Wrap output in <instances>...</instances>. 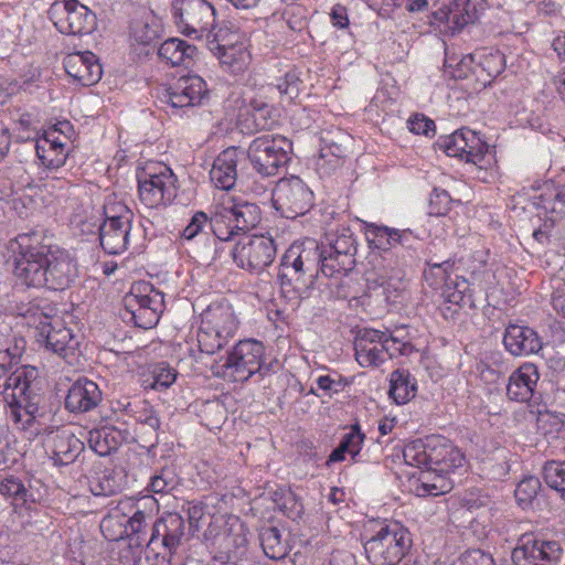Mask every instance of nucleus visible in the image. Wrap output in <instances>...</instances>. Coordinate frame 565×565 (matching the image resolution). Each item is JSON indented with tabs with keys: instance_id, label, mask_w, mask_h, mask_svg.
Wrapping results in <instances>:
<instances>
[{
	"instance_id": "1",
	"label": "nucleus",
	"mask_w": 565,
	"mask_h": 565,
	"mask_svg": "<svg viewBox=\"0 0 565 565\" xmlns=\"http://www.w3.org/2000/svg\"><path fill=\"white\" fill-rule=\"evenodd\" d=\"M13 256L14 275L28 287L63 290L77 277V265L71 255L45 243L42 232L19 234L8 245Z\"/></svg>"
},
{
	"instance_id": "2",
	"label": "nucleus",
	"mask_w": 565,
	"mask_h": 565,
	"mask_svg": "<svg viewBox=\"0 0 565 565\" xmlns=\"http://www.w3.org/2000/svg\"><path fill=\"white\" fill-rule=\"evenodd\" d=\"M18 315L29 327L36 330L39 343L62 358L73 353L75 345L72 331L65 327L57 308L45 299L33 300L17 308Z\"/></svg>"
},
{
	"instance_id": "3",
	"label": "nucleus",
	"mask_w": 565,
	"mask_h": 565,
	"mask_svg": "<svg viewBox=\"0 0 565 565\" xmlns=\"http://www.w3.org/2000/svg\"><path fill=\"white\" fill-rule=\"evenodd\" d=\"M38 370L23 365L12 372L3 384L1 394L9 407V416L21 429L32 427L39 414L41 395L39 393Z\"/></svg>"
},
{
	"instance_id": "4",
	"label": "nucleus",
	"mask_w": 565,
	"mask_h": 565,
	"mask_svg": "<svg viewBox=\"0 0 565 565\" xmlns=\"http://www.w3.org/2000/svg\"><path fill=\"white\" fill-rule=\"evenodd\" d=\"M320 271L319 244L307 238L294 243L282 255L278 277L284 291L302 296Z\"/></svg>"
},
{
	"instance_id": "5",
	"label": "nucleus",
	"mask_w": 565,
	"mask_h": 565,
	"mask_svg": "<svg viewBox=\"0 0 565 565\" xmlns=\"http://www.w3.org/2000/svg\"><path fill=\"white\" fill-rule=\"evenodd\" d=\"M105 215L106 220L99 227V242L107 254L118 255L130 247H141V230L140 226L134 227V213L128 206L121 203L106 205Z\"/></svg>"
},
{
	"instance_id": "6",
	"label": "nucleus",
	"mask_w": 565,
	"mask_h": 565,
	"mask_svg": "<svg viewBox=\"0 0 565 565\" xmlns=\"http://www.w3.org/2000/svg\"><path fill=\"white\" fill-rule=\"evenodd\" d=\"M356 239L349 228L327 236L319 245L320 273L328 278L347 276L355 266Z\"/></svg>"
},
{
	"instance_id": "7",
	"label": "nucleus",
	"mask_w": 565,
	"mask_h": 565,
	"mask_svg": "<svg viewBox=\"0 0 565 565\" xmlns=\"http://www.w3.org/2000/svg\"><path fill=\"white\" fill-rule=\"evenodd\" d=\"M264 352L262 342L242 340L228 353L223 364L213 367V373L233 382H245L256 373L262 374Z\"/></svg>"
},
{
	"instance_id": "8",
	"label": "nucleus",
	"mask_w": 565,
	"mask_h": 565,
	"mask_svg": "<svg viewBox=\"0 0 565 565\" xmlns=\"http://www.w3.org/2000/svg\"><path fill=\"white\" fill-rule=\"evenodd\" d=\"M412 540L398 523L382 526L364 544L367 558L377 565H395L409 550Z\"/></svg>"
},
{
	"instance_id": "9",
	"label": "nucleus",
	"mask_w": 565,
	"mask_h": 565,
	"mask_svg": "<svg viewBox=\"0 0 565 565\" xmlns=\"http://www.w3.org/2000/svg\"><path fill=\"white\" fill-rule=\"evenodd\" d=\"M204 539L211 542V559L207 565H246L247 559V540L242 525L237 529L233 526L215 527L210 526Z\"/></svg>"
},
{
	"instance_id": "10",
	"label": "nucleus",
	"mask_w": 565,
	"mask_h": 565,
	"mask_svg": "<svg viewBox=\"0 0 565 565\" xmlns=\"http://www.w3.org/2000/svg\"><path fill=\"white\" fill-rule=\"evenodd\" d=\"M291 142L280 135H263L255 138L247 150L253 168L263 177L277 174L279 168L289 161Z\"/></svg>"
},
{
	"instance_id": "11",
	"label": "nucleus",
	"mask_w": 565,
	"mask_h": 565,
	"mask_svg": "<svg viewBox=\"0 0 565 565\" xmlns=\"http://www.w3.org/2000/svg\"><path fill=\"white\" fill-rule=\"evenodd\" d=\"M186 522L175 512L164 513L150 527L147 548L154 552L161 561L157 565H171V558L185 539Z\"/></svg>"
},
{
	"instance_id": "12",
	"label": "nucleus",
	"mask_w": 565,
	"mask_h": 565,
	"mask_svg": "<svg viewBox=\"0 0 565 565\" xmlns=\"http://www.w3.org/2000/svg\"><path fill=\"white\" fill-rule=\"evenodd\" d=\"M274 207L286 218L305 215L313 205V193L296 175L280 179L273 191Z\"/></svg>"
},
{
	"instance_id": "13",
	"label": "nucleus",
	"mask_w": 565,
	"mask_h": 565,
	"mask_svg": "<svg viewBox=\"0 0 565 565\" xmlns=\"http://www.w3.org/2000/svg\"><path fill=\"white\" fill-rule=\"evenodd\" d=\"M277 248L271 237L264 235L243 236L232 249L234 263L242 269L260 274L275 259Z\"/></svg>"
},
{
	"instance_id": "14",
	"label": "nucleus",
	"mask_w": 565,
	"mask_h": 565,
	"mask_svg": "<svg viewBox=\"0 0 565 565\" xmlns=\"http://www.w3.org/2000/svg\"><path fill=\"white\" fill-rule=\"evenodd\" d=\"M125 309L135 324L151 329L159 322L164 309L163 295L151 285L134 287L124 298Z\"/></svg>"
},
{
	"instance_id": "15",
	"label": "nucleus",
	"mask_w": 565,
	"mask_h": 565,
	"mask_svg": "<svg viewBox=\"0 0 565 565\" xmlns=\"http://www.w3.org/2000/svg\"><path fill=\"white\" fill-rule=\"evenodd\" d=\"M49 14L64 35H90L94 32L95 14L77 0H56Z\"/></svg>"
},
{
	"instance_id": "16",
	"label": "nucleus",
	"mask_w": 565,
	"mask_h": 565,
	"mask_svg": "<svg viewBox=\"0 0 565 565\" xmlns=\"http://www.w3.org/2000/svg\"><path fill=\"white\" fill-rule=\"evenodd\" d=\"M564 556V548L557 541H545L533 534H524L512 551L515 565H557Z\"/></svg>"
},
{
	"instance_id": "17",
	"label": "nucleus",
	"mask_w": 565,
	"mask_h": 565,
	"mask_svg": "<svg viewBox=\"0 0 565 565\" xmlns=\"http://www.w3.org/2000/svg\"><path fill=\"white\" fill-rule=\"evenodd\" d=\"M173 18L181 33H204L214 26L215 10L205 0H177L173 3Z\"/></svg>"
},
{
	"instance_id": "18",
	"label": "nucleus",
	"mask_w": 565,
	"mask_h": 565,
	"mask_svg": "<svg viewBox=\"0 0 565 565\" xmlns=\"http://www.w3.org/2000/svg\"><path fill=\"white\" fill-rule=\"evenodd\" d=\"M175 182L177 178L168 167L158 173L145 172L138 178L139 198L150 209L170 202L175 196Z\"/></svg>"
},
{
	"instance_id": "19",
	"label": "nucleus",
	"mask_w": 565,
	"mask_h": 565,
	"mask_svg": "<svg viewBox=\"0 0 565 565\" xmlns=\"http://www.w3.org/2000/svg\"><path fill=\"white\" fill-rule=\"evenodd\" d=\"M43 443L60 466L72 463L83 449L82 441L65 426L45 429Z\"/></svg>"
},
{
	"instance_id": "20",
	"label": "nucleus",
	"mask_w": 565,
	"mask_h": 565,
	"mask_svg": "<svg viewBox=\"0 0 565 565\" xmlns=\"http://www.w3.org/2000/svg\"><path fill=\"white\" fill-rule=\"evenodd\" d=\"M65 72L83 86H92L99 82L103 75L102 65L89 51L73 52L63 60Z\"/></svg>"
},
{
	"instance_id": "21",
	"label": "nucleus",
	"mask_w": 565,
	"mask_h": 565,
	"mask_svg": "<svg viewBox=\"0 0 565 565\" xmlns=\"http://www.w3.org/2000/svg\"><path fill=\"white\" fill-rule=\"evenodd\" d=\"M210 51L227 66L232 73L243 72L250 62L248 45L244 41L231 42V38H213L209 42Z\"/></svg>"
},
{
	"instance_id": "22",
	"label": "nucleus",
	"mask_w": 565,
	"mask_h": 565,
	"mask_svg": "<svg viewBox=\"0 0 565 565\" xmlns=\"http://www.w3.org/2000/svg\"><path fill=\"white\" fill-rule=\"evenodd\" d=\"M245 158V150L239 147H228L214 160L210 179L221 190H230L237 180V163Z\"/></svg>"
},
{
	"instance_id": "23",
	"label": "nucleus",
	"mask_w": 565,
	"mask_h": 565,
	"mask_svg": "<svg viewBox=\"0 0 565 565\" xmlns=\"http://www.w3.org/2000/svg\"><path fill=\"white\" fill-rule=\"evenodd\" d=\"M428 449L430 450V470L449 472L463 465V454L445 437H428Z\"/></svg>"
},
{
	"instance_id": "24",
	"label": "nucleus",
	"mask_w": 565,
	"mask_h": 565,
	"mask_svg": "<svg viewBox=\"0 0 565 565\" xmlns=\"http://www.w3.org/2000/svg\"><path fill=\"white\" fill-rule=\"evenodd\" d=\"M383 332L374 329L361 330L354 341L355 359L363 367L379 366L384 362Z\"/></svg>"
},
{
	"instance_id": "25",
	"label": "nucleus",
	"mask_w": 565,
	"mask_h": 565,
	"mask_svg": "<svg viewBox=\"0 0 565 565\" xmlns=\"http://www.w3.org/2000/svg\"><path fill=\"white\" fill-rule=\"evenodd\" d=\"M102 402L98 385L87 379H79L72 384L65 397V407L72 413H86Z\"/></svg>"
},
{
	"instance_id": "26",
	"label": "nucleus",
	"mask_w": 565,
	"mask_h": 565,
	"mask_svg": "<svg viewBox=\"0 0 565 565\" xmlns=\"http://www.w3.org/2000/svg\"><path fill=\"white\" fill-rule=\"evenodd\" d=\"M503 343L505 349L515 356L534 354L542 349V341L535 330L512 323L505 328Z\"/></svg>"
},
{
	"instance_id": "27",
	"label": "nucleus",
	"mask_w": 565,
	"mask_h": 565,
	"mask_svg": "<svg viewBox=\"0 0 565 565\" xmlns=\"http://www.w3.org/2000/svg\"><path fill=\"white\" fill-rule=\"evenodd\" d=\"M201 322L206 324L209 330L220 333L226 340L234 338L238 322L233 308L227 303H213L201 315Z\"/></svg>"
},
{
	"instance_id": "28",
	"label": "nucleus",
	"mask_w": 565,
	"mask_h": 565,
	"mask_svg": "<svg viewBox=\"0 0 565 565\" xmlns=\"http://www.w3.org/2000/svg\"><path fill=\"white\" fill-rule=\"evenodd\" d=\"M540 379L537 367L532 363L522 364L514 371L507 385V395L511 401L529 402Z\"/></svg>"
},
{
	"instance_id": "29",
	"label": "nucleus",
	"mask_w": 565,
	"mask_h": 565,
	"mask_svg": "<svg viewBox=\"0 0 565 565\" xmlns=\"http://www.w3.org/2000/svg\"><path fill=\"white\" fill-rule=\"evenodd\" d=\"M161 423L157 412L147 404L137 412L135 440L142 448H153L158 444Z\"/></svg>"
},
{
	"instance_id": "30",
	"label": "nucleus",
	"mask_w": 565,
	"mask_h": 565,
	"mask_svg": "<svg viewBox=\"0 0 565 565\" xmlns=\"http://www.w3.org/2000/svg\"><path fill=\"white\" fill-rule=\"evenodd\" d=\"M366 286L369 290L377 291L386 298L388 302H395L396 298L405 289V284L401 271L392 268L390 271L370 273L366 277Z\"/></svg>"
},
{
	"instance_id": "31",
	"label": "nucleus",
	"mask_w": 565,
	"mask_h": 565,
	"mask_svg": "<svg viewBox=\"0 0 565 565\" xmlns=\"http://www.w3.org/2000/svg\"><path fill=\"white\" fill-rule=\"evenodd\" d=\"M156 501L148 498L138 503L137 510L127 521L125 533L130 537V541H135L138 546L146 545L148 543V526L149 521L152 520V507L156 505Z\"/></svg>"
},
{
	"instance_id": "32",
	"label": "nucleus",
	"mask_w": 565,
	"mask_h": 565,
	"mask_svg": "<svg viewBox=\"0 0 565 565\" xmlns=\"http://www.w3.org/2000/svg\"><path fill=\"white\" fill-rule=\"evenodd\" d=\"M224 212L234 222V227L237 232L253 230L262 220L260 207L256 203L244 200H233L232 205L224 207Z\"/></svg>"
},
{
	"instance_id": "33",
	"label": "nucleus",
	"mask_w": 565,
	"mask_h": 565,
	"mask_svg": "<svg viewBox=\"0 0 565 565\" xmlns=\"http://www.w3.org/2000/svg\"><path fill=\"white\" fill-rule=\"evenodd\" d=\"M196 53V47L182 41L180 38H168L161 43L158 54L171 66L189 67Z\"/></svg>"
},
{
	"instance_id": "34",
	"label": "nucleus",
	"mask_w": 565,
	"mask_h": 565,
	"mask_svg": "<svg viewBox=\"0 0 565 565\" xmlns=\"http://www.w3.org/2000/svg\"><path fill=\"white\" fill-rule=\"evenodd\" d=\"M124 437L115 427H102L88 433L89 447L99 456H108L122 444Z\"/></svg>"
},
{
	"instance_id": "35",
	"label": "nucleus",
	"mask_w": 565,
	"mask_h": 565,
	"mask_svg": "<svg viewBox=\"0 0 565 565\" xmlns=\"http://www.w3.org/2000/svg\"><path fill=\"white\" fill-rule=\"evenodd\" d=\"M469 0H456L448 10L440 9L434 13L439 21H446L454 32H460L470 23H473L475 13L469 11Z\"/></svg>"
},
{
	"instance_id": "36",
	"label": "nucleus",
	"mask_w": 565,
	"mask_h": 565,
	"mask_svg": "<svg viewBox=\"0 0 565 565\" xmlns=\"http://www.w3.org/2000/svg\"><path fill=\"white\" fill-rule=\"evenodd\" d=\"M390 396L396 404H406L417 392L415 379L407 370H395L391 374Z\"/></svg>"
},
{
	"instance_id": "37",
	"label": "nucleus",
	"mask_w": 565,
	"mask_h": 565,
	"mask_svg": "<svg viewBox=\"0 0 565 565\" xmlns=\"http://www.w3.org/2000/svg\"><path fill=\"white\" fill-rule=\"evenodd\" d=\"M259 541L265 555L271 559H281L288 554V543L276 526L262 527Z\"/></svg>"
},
{
	"instance_id": "38",
	"label": "nucleus",
	"mask_w": 565,
	"mask_h": 565,
	"mask_svg": "<svg viewBox=\"0 0 565 565\" xmlns=\"http://www.w3.org/2000/svg\"><path fill=\"white\" fill-rule=\"evenodd\" d=\"M196 341L200 351L206 354H214L228 343V340L220 333L209 330L202 322L196 333Z\"/></svg>"
},
{
	"instance_id": "39",
	"label": "nucleus",
	"mask_w": 565,
	"mask_h": 565,
	"mask_svg": "<svg viewBox=\"0 0 565 565\" xmlns=\"http://www.w3.org/2000/svg\"><path fill=\"white\" fill-rule=\"evenodd\" d=\"M430 450L428 449V437L425 441L415 440L404 448L403 457L408 465L425 467L430 470Z\"/></svg>"
},
{
	"instance_id": "40",
	"label": "nucleus",
	"mask_w": 565,
	"mask_h": 565,
	"mask_svg": "<svg viewBox=\"0 0 565 565\" xmlns=\"http://www.w3.org/2000/svg\"><path fill=\"white\" fill-rule=\"evenodd\" d=\"M543 478L548 487L565 500V462L550 461L543 467Z\"/></svg>"
},
{
	"instance_id": "41",
	"label": "nucleus",
	"mask_w": 565,
	"mask_h": 565,
	"mask_svg": "<svg viewBox=\"0 0 565 565\" xmlns=\"http://www.w3.org/2000/svg\"><path fill=\"white\" fill-rule=\"evenodd\" d=\"M375 237L381 242L385 239L386 245L393 247L397 244L411 247L412 241L415 238L413 232L409 228L396 230L387 226H380L375 230Z\"/></svg>"
},
{
	"instance_id": "42",
	"label": "nucleus",
	"mask_w": 565,
	"mask_h": 565,
	"mask_svg": "<svg viewBox=\"0 0 565 565\" xmlns=\"http://www.w3.org/2000/svg\"><path fill=\"white\" fill-rule=\"evenodd\" d=\"M0 493L11 498L15 505H23L29 501L28 489L19 478L10 476L0 483Z\"/></svg>"
},
{
	"instance_id": "43",
	"label": "nucleus",
	"mask_w": 565,
	"mask_h": 565,
	"mask_svg": "<svg viewBox=\"0 0 565 565\" xmlns=\"http://www.w3.org/2000/svg\"><path fill=\"white\" fill-rule=\"evenodd\" d=\"M179 483L174 470L170 467H163L154 473L149 482V490L154 493H168Z\"/></svg>"
},
{
	"instance_id": "44",
	"label": "nucleus",
	"mask_w": 565,
	"mask_h": 565,
	"mask_svg": "<svg viewBox=\"0 0 565 565\" xmlns=\"http://www.w3.org/2000/svg\"><path fill=\"white\" fill-rule=\"evenodd\" d=\"M151 383L149 386L153 390H166L170 387L175 379L177 371L172 369L169 364L161 362L153 365L151 370Z\"/></svg>"
},
{
	"instance_id": "45",
	"label": "nucleus",
	"mask_w": 565,
	"mask_h": 565,
	"mask_svg": "<svg viewBox=\"0 0 565 565\" xmlns=\"http://www.w3.org/2000/svg\"><path fill=\"white\" fill-rule=\"evenodd\" d=\"M466 162L478 163L483 159V156L488 151V145L481 139V137L473 130L466 131Z\"/></svg>"
},
{
	"instance_id": "46",
	"label": "nucleus",
	"mask_w": 565,
	"mask_h": 565,
	"mask_svg": "<svg viewBox=\"0 0 565 565\" xmlns=\"http://www.w3.org/2000/svg\"><path fill=\"white\" fill-rule=\"evenodd\" d=\"M365 435L361 431L359 424L352 425L351 430L342 437L339 447L356 462Z\"/></svg>"
},
{
	"instance_id": "47",
	"label": "nucleus",
	"mask_w": 565,
	"mask_h": 565,
	"mask_svg": "<svg viewBox=\"0 0 565 565\" xmlns=\"http://www.w3.org/2000/svg\"><path fill=\"white\" fill-rule=\"evenodd\" d=\"M541 488V481L539 478L530 476L523 478L516 486L514 491L515 499L520 505H529L533 499L537 495Z\"/></svg>"
},
{
	"instance_id": "48",
	"label": "nucleus",
	"mask_w": 565,
	"mask_h": 565,
	"mask_svg": "<svg viewBox=\"0 0 565 565\" xmlns=\"http://www.w3.org/2000/svg\"><path fill=\"white\" fill-rule=\"evenodd\" d=\"M302 81L300 73L292 68L285 72L284 76L277 79L275 84L280 95L288 96L289 99H294L299 95L300 86Z\"/></svg>"
},
{
	"instance_id": "49",
	"label": "nucleus",
	"mask_w": 565,
	"mask_h": 565,
	"mask_svg": "<svg viewBox=\"0 0 565 565\" xmlns=\"http://www.w3.org/2000/svg\"><path fill=\"white\" fill-rule=\"evenodd\" d=\"M420 489L423 495H439L449 492L452 489V482L439 475L428 473L422 481Z\"/></svg>"
},
{
	"instance_id": "50",
	"label": "nucleus",
	"mask_w": 565,
	"mask_h": 565,
	"mask_svg": "<svg viewBox=\"0 0 565 565\" xmlns=\"http://www.w3.org/2000/svg\"><path fill=\"white\" fill-rule=\"evenodd\" d=\"M179 90L191 98V106H194L201 102L205 92V84L200 77H181L179 81Z\"/></svg>"
},
{
	"instance_id": "51",
	"label": "nucleus",
	"mask_w": 565,
	"mask_h": 565,
	"mask_svg": "<svg viewBox=\"0 0 565 565\" xmlns=\"http://www.w3.org/2000/svg\"><path fill=\"white\" fill-rule=\"evenodd\" d=\"M468 129H459L452 135L445 138L441 147L449 157H457L465 159V151L467 146L466 131Z\"/></svg>"
},
{
	"instance_id": "52",
	"label": "nucleus",
	"mask_w": 565,
	"mask_h": 565,
	"mask_svg": "<svg viewBox=\"0 0 565 565\" xmlns=\"http://www.w3.org/2000/svg\"><path fill=\"white\" fill-rule=\"evenodd\" d=\"M451 198L446 190L434 189L429 196L428 214L443 216L448 213L451 206Z\"/></svg>"
},
{
	"instance_id": "53",
	"label": "nucleus",
	"mask_w": 565,
	"mask_h": 565,
	"mask_svg": "<svg viewBox=\"0 0 565 565\" xmlns=\"http://www.w3.org/2000/svg\"><path fill=\"white\" fill-rule=\"evenodd\" d=\"M382 343L384 354H388L390 358L409 355L414 351V347L409 341H405L402 338H387L385 332H383Z\"/></svg>"
},
{
	"instance_id": "54",
	"label": "nucleus",
	"mask_w": 565,
	"mask_h": 565,
	"mask_svg": "<svg viewBox=\"0 0 565 565\" xmlns=\"http://www.w3.org/2000/svg\"><path fill=\"white\" fill-rule=\"evenodd\" d=\"M253 122V129L255 131L268 130L275 124V119L271 117V110L267 105H263L258 108H253L248 114L246 121Z\"/></svg>"
},
{
	"instance_id": "55",
	"label": "nucleus",
	"mask_w": 565,
	"mask_h": 565,
	"mask_svg": "<svg viewBox=\"0 0 565 565\" xmlns=\"http://www.w3.org/2000/svg\"><path fill=\"white\" fill-rule=\"evenodd\" d=\"M90 491L96 497H109L116 493L117 486L113 478L104 475L90 481Z\"/></svg>"
},
{
	"instance_id": "56",
	"label": "nucleus",
	"mask_w": 565,
	"mask_h": 565,
	"mask_svg": "<svg viewBox=\"0 0 565 565\" xmlns=\"http://www.w3.org/2000/svg\"><path fill=\"white\" fill-rule=\"evenodd\" d=\"M52 135H53V132H50L45 140L51 143V148L53 150L58 151L57 158L56 159H46L45 156L40 153V146H36V152H38L39 158L43 161V163H46L49 168H58L65 161V154L63 153L64 143L62 141L57 140V138L51 139Z\"/></svg>"
},
{
	"instance_id": "57",
	"label": "nucleus",
	"mask_w": 565,
	"mask_h": 565,
	"mask_svg": "<svg viewBox=\"0 0 565 565\" xmlns=\"http://www.w3.org/2000/svg\"><path fill=\"white\" fill-rule=\"evenodd\" d=\"M460 565H495L489 553L481 550H469L460 557Z\"/></svg>"
},
{
	"instance_id": "58",
	"label": "nucleus",
	"mask_w": 565,
	"mask_h": 565,
	"mask_svg": "<svg viewBox=\"0 0 565 565\" xmlns=\"http://www.w3.org/2000/svg\"><path fill=\"white\" fill-rule=\"evenodd\" d=\"M317 385L320 390L329 393V395L339 393L348 385V381L342 376L334 379L330 375H321L317 379Z\"/></svg>"
},
{
	"instance_id": "59",
	"label": "nucleus",
	"mask_w": 565,
	"mask_h": 565,
	"mask_svg": "<svg viewBox=\"0 0 565 565\" xmlns=\"http://www.w3.org/2000/svg\"><path fill=\"white\" fill-rule=\"evenodd\" d=\"M209 218L204 212H196L186 227L182 232V237L185 239H192L195 237L202 228L207 224Z\"/></svg>"
},
{
	"instance_id": "60",
	"label": "nucleus",
	"mask_w": 565,
	"mask_h": 565,
	"mask_svg": "<svg viewBox=\"0 0 565 565\" xmlns=\"http://www.w3.org/2000/svg\"><path fill=\"white\" fill-rule=\"evenodd\" d=\"M409 130L416 135L429 136L435 131V122L424 115H415L408 120Z\"/></svg>"
},
{
	"instance_id": "61",
	"label": "nucleus",
	"mask_w": 565,
	"mask_h": 565,
	"mask_svg": "<svg viewBox=\"0 0 565 565\" xmlns=\"http://www.w3.org/2000/svg\"><path fill=\"white\" fill-rule=\"evenodd\" d=\"M344 156L345 149L338 143L326 145L320 150V158L332 166H337Z\"/></svg>"
},
{
	"instance_id": "62",
	"label": "nucleus",
	"mask_w": 565,
	"mask_h": 565,
	"mask_svg": "<svg viewBox=\"0 0 565 565\" xmlns=\"http://www.w3.org/2000/svg\"><path fill=\"white\" fill-rule=\"evenodd\" d=\"M166 102L170 104L174 108H182L191 106V98L183 94V92L179 90V83L177 82L172 87L167 89L164 95Z\"/></svg>"
},
{
	"instance_id": "63",
	"label": "nucleus",
	"mask_w": 565,
	"mask_h": 565,
	"mask_svg": "<svg viewBox=\"0 0 565 565\" xmlns=\"http://www.w3.org/2000/svg\"><path fill=\"white\" fill-rule=\"evenodd\" d=\"M210 226L212 228L213 234L220 241L226 242L234 234L235 227H228L223 218V216H217L210 221Z\"/></svg>"
},
{
	"instance_id": "64",
	"label": "nucleus",
	"mask_w": 565,
	"mask_h": 565,
	"mask_svg": "<svg viewBox=\"0 0 565 565\" xmlns=\"http://www.w3.org/2000/svg\"><path fill=\"white\" fill-rule=\"evenodd\" d=\"M490 498L483 494L475 495L471 493L469 498L465 499V507L471 512L480 509H488L490 508Z\"/></svg>"
}]
</instances>
